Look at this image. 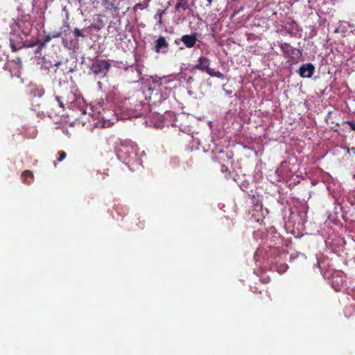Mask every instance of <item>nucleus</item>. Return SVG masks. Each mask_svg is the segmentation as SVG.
Here are the masks:
<instances>
[{
  "label": "nucleus",
  "instance_id": "obj_2",
  "mask_svg": "<svg viewBox=\"0 0 355 355\" xmlns=\"http://www.w3.org/2000/svg\"><path fill=\"white\" fill-rule=\"evenodd\" d=\"M110 64L105 60H96L92 67L91 70L96 75L104 76L108 71Z\"/></svg>",
  "mask_w": 355,
  "mask_h": 355
},
{
  "label": "nucleus",
  "instance_id": "obj_19",
  "mask_svg": "<svg viewBox=\"0 0 355 355\" xmlns=\"http://www.w3.org/2000/svg\"><path fill=\"white\" fill-rule=\"evenodd\" d=\"M266 296L270 300V296L266 293Z\"/></svg>",
  "mask_w": 355,
  "mask_h": 355
},
{
  "label": "nucleus",
  "instance_id": "obj_9",
  "mask_svg": "<svg viewBox=\"0 0 355 355\" xmlns=\"http://www.w3.org/2000/svg\"><path fill=\"white\" fill-rule=\"evenodd\" d=\"M168 45L166 39L164 37H159L156 41L155 51L159 53L162 48H166Z\"/></svg>",
  "mask_w": 355,
  "mask_h": 355
},
{
  "label": "nucleus",
  "instance_id": "obj_7",
  "mask_svg": "<svg viewBox=\"0 0 355 355\" xmlns=\"http://www.w3.org/2000/svg\"><path fill=\"white\" fill-rule=\"evenodd\" d=\"M22 182L25 184H30L34 180V175L31 171L26 170L21 173Z\"/></svg>",
  "mask_w": 355,
  "mask_h": 355
},
{
  "label": "nucleus",
  "instance_id": "obj_4",
  "mask_svg": "<svg viewBox=\"0 0 355 355\" xmlns=\"http://www.w3.org/2000/svg\"><path fill=\"white\" fill-rule=\"evenodd\" d=\"M139 92L142 96H145L146 99L148 97L149 101L153 104L162 102V96L159 94V90H139Z\"/></svg>",
  "mask_w": 355,
  "mask_h": 355
},
{
  "label": "nucleus",
  "instance_id": "obj_13",
  "mask_svg": "<svg viewBox=\"0 0 355 355\" xmlns=\"http://www.w3.org/2000/svg\"><path fill=\"white\" fill-rule=\"evenodd\" d=\"M73 33L76 37H85V35L81 33L80 30L77 28H76L74 29Z\"/></svg>",
  "mask_w": 355,
  "mask_h": 355
},
{
  "label": "nucleus",
  "instance_id": "obj_8",
  "mask_svg": "<svg viewBox=\"0 0 355 355\" xmlns=\"http://www.w3.org/2000/svg\"><path fill=\"white\" fill-rule=\"evenodd\" d=\"M194 0H180L175 5V9L182 8L185 10L189 9L191 5H193Z\"/></svg>",
  "mask_w": 355,
  "mask_h": 355
},
{
  "label": "nucleus",
  "instance_id": "obj_20",
  "mask_svg": "<svg viewBox=\"0 0 355 355\" xmlns=\"http://www.w3.org/2000/svg\"><path fill=\"white\" fill-rule=\"evenodd\" d=\"M60 64V62H58L55 64L56 66L59 65Z\"/></svg>",
  "mask_w": 355,
  "mask_h": 355
},
{
  "label": "nucleus",
  "instance_id": "obj_17",
  "mask_svg": "<svg viewBox=\"0 0 355 355\" xmlns=\"http://www.w3.org/2000/svg\"><path fill=\"white\" fill-rule=\"evenodd\" d=\"M221 171L223 173H227V172L230 173L228 167L226 166L225 165H222L221 166Z\"/></svg>",
  "mask_w": 355,
  "mask_h": 355
},
{
  "label": "nucleus",
  "instance_id": "obj_14",
  "mask_svg": "<svg viewBox=\"0 0 355 355\" xmlns=\"http://www.w3.org/2000/svg\"><path fill=\"white\" fill-rule=\"evenodd\" d=\"M52 37L50 34H48L44 36V41H43V43H42V45H44V44H46L48 43L49 42H50L51 40H52Z\"/></svg>",
  "mask_w": 355,
  "mask_h": 355
},
{
  "label": "nucleus",
  "instance_id": "obj_18",
  "mask_svg": "<svg viewBox=\"0 0 355 355\" xmlns=\"http://www.w3.org/2000/svg\"><path fill=\"white\" fill-rule=\"evenodd\" d=\"M207 2L209 3V4L210 5V4L212 3L213 0H207Z\"/></svg>",
  "mask_w": 355,
  "mask_h": 355
},
{
  "label": "nucleus",
  "instance_id": "obj_1",
  "mask_svg": "<svg viewBox=\"0 0 355 355\" xmlns=\"http://www.w3.org/2000/svg\"><path fill=\"white\" fill-rule=\"evenodd\" d=\"M55 98L60 107H63L64 105H67L71 108L79 107L83 114L86 113L84 98L73 90H64L62 94L56 96Z\"/></svg>",
  "mask_w": 355,
  "mask_h": 355
},
{
  "label": "nucleus",
  "instance_id": "obj_6",
  "mask_svg": "<svg viewBox=\"0 0 355 355\" xmlns=\"http://www.w3.org/2000/svg\"><path fill=\"white\" fill-rule=\"evenodd\" d=\"M181 41L187 48H192L197 41L196 34L184 35L181 37Z\"/></svg>",
  "mask_w": 355,
  "mask_h": 355
},
{
  "label": "nucleus",
  "instance_id": "obj_5",
  "mask_svg": "<svg viewBox=\"0 0 355 355\" xmlns=\"http://www.w3.org/2000/svg\"><path fill=\"white\" fill-rule=\"evenodd\" d=\"M315 67L311 63H306L302 65L299 69V74L303 78H310L312 76Z\"/></svg>",
  "mask_w": 355,
  "mask_h": 355
},
{
  "label": "nucleus",
  "instance_id": "obj_11",
  "mask_svg": "<svg viewBox=\"0 0 355 355\" xmlns=\"http://www.w3.org/2000/svg\"><path fill=\"white\" fill-rule=\"evenodd\" d=\"M102 5L108 10H112L114 8V3L110 0H102Z\"/></svg>",
  "mask_w": 355,
  "mask_h": 355
},
{
  "label": "nucleus",
  "instance_id": "obj_10",
  "mask_svg": "<svg viewBox=\"0 0 355 355\" xmlns=\"http://www.w3.org/2000/svg\"><path fill=\"white\" fill-rule=\"evenodd\" d=\"M10 47L12 50V51H17L20 47L21 46L19 45L20 44V42H16L15 38L10 37Z\"/></svg>",
  "mask_w": 355,
  "mask_h": 355
},
{
  "label": "nucleus",
  "instance_id": "obj_12",
  "mask_svg": "<svg viewBox=\"0 0 355 355\" xmlns=\"http://www.w3.org/2000/svg\"><path fill=\"white\" fill-rule=\"evenodd\" d=\"M59 157L58 158V162H62L66 158L67 154L64 151H59L58 152Z\"/></svg>",
  "mask_w": 355,
  "mask_h": 355
},
{
  "label": "nucleus",
  "instance_id": "obj_3",
  "mask_svg": "<svg viewBox=\"0 0 355 355\" xmlns=\"http://www.w3.org/2000/svg\"><path fill=\"white\" fill-rule=\"evenodd\" d=\"M210 61L205 57H200L198 60V68L205 70L206 72L211 76L218 78H223V75L220 71H215L213 69H211L209 65Z\"/></svg>",
  "mask_w": 355,
  "mask_h": 355
},
{
  "label": "nucleus",
  "instance_id": "obj_15",
  "mask_svg": "<svg viewBox=\"0 0 355 355\" xmlns=\"http://www.w3.org/2000/svg\"><path fill=\"white\" fill-rule=\"evenodd\" d=\"M50 35H51L52 38H57L61 35V33L58 32V31H54L52 33H50Z\"/></svg>",
  "mask_w": 355,
  "mask_h": 355
},
{
  "label": "nucleus",
  "instance_id": "obj_16",
  "mask_svg": "<svg viewBox=\"0 0 355 355\" xmlns=\"http://www.w3.org/2000/svg\"><path fill=\"white\" fill-rule=\"evenodd\" d=\"M347 123L349 125L350 129L355 131V123L353 121H347Z\"/></svg>",
  "mask_w": 355,
  "mask_h": 355
}]
</instances>
